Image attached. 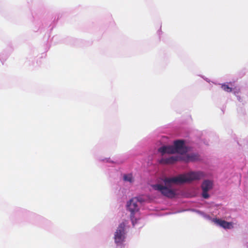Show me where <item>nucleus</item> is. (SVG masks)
<instances>
[{
    "mask_svg": "<svg viewBox=\"0 0 248 248\" xmlns=\"http://www.w3.org/2000/svg\"><path fill=\"white\" fill-rule=\"evenodd\" d=\"M162 155L165 154H178L167 158L166 163L171 164L177 161L186 162L193 161L199 159L197 154L190 152V149L183 140H177L174 141L172 145L163 146L158 150Z\"/></svg>",
    "mask_w": 248,
    "mask_h": 248,
    "instance_id": "obj_1",
    "label": "nucleus"
},
{
    "mask_svg": "<svg viewBox=\"0 0 248 248\" xmlns=\"http://www.w3.org/2000/svg\"><path fill=\"white\" fill-rule=\"evenodd\" d=\"M205 176V173L201 171H190L187 173L180 174L178 176L166 179L165 186L156 185V190H159L163 195L168 197H173L176 194L173 185L181 184L199 180Z\"/></svg>",
    "mask_w": 248,
    "mask_h": 248,
    "instance_id": "obj_2",
    "label": "nucleus"
},
{
    "mask_svg": "<svg viewBox=\"0 0 248 248\" xmlns=\"http://www.w3.org/2000/svg\"><path fill=\"white\" fill-rule=\"evenodd\" d=\"M145 201L142 197L139 196L132 198L126 203V209L130 213L132 225L136 228H141L143 225L140 217V209Z\"/></svg>",
    "mask_w": 248,
    "mask_h": 248,
    "instance_id": "obj_3",
    "label": "nucleus"
},
{
    "mask_svg": "<svg viewBox=\"0 0 248 248\" xmlns=\"http://www.w3.org/2000/svg\"><path fill=\"white\" fill-rule=\"evenodd\" d=\"M128 228V222L124 221L120 223L114 234L115 244L122 248V245L125 241Z\"/></svg>",
    "mask_w": 248,
    "mask_h": 248,
    "instance_id": "obj_4",
    "label": "nucleus"
},
{
    "mask_svg": "<svg viewBox=\"0 0 248 248\" xmlns=\"http://www.w3.org/2000/svg\"><path fill=\"white\" fill-rule=\"evenodd\" d=\"M198 213L201 215L205 218L211 220V221L216 225L221 227L225 230H231L235 227V223L233 221H228L223 218H212L209 215L201 211H198Z\"/></svg>",
    "mask_w": 248,
    "mask_h": 248,
    "instance_id": "obj_5",
    "label": "nucleus"
},
{
    "mask_svg": "<svg viewBox=\"0 0 248 248\" xmlns=\"http://www.w3.org/2000/svg\"><path fill=\"white\" fill-rule=\"evenodd\" d=\"M202 196L204 198H208L210 196L209 192L212 189L214 186V182L212 180L206 179L203 181L202 184Z\"/></svg>",
    "mask_w": 248,
    "mask_h": 248,
    "instance_id": "obj_6",
    "label": "nucleus"
},
{
    "mask_svg": "<svg viewBox=\"0 0 248 248\" xmlns=\"http://www.w3.org/2000/svg\"><path fill=\"white\" fill-rule=\"evenodd\" d=\"M145 190L152 191L155 190V177L154 176L148 178L145 187Z\"/></svg>",
    "mask_w": 248,
    "mask_h": 248,
    "instance_id": "obj_7",
    "label": "nucleus"
},
{
    "mask_svg": "<svg viewBox=\"0 0 248 248\" xmlns=\"http://www.w3.org/2000/svg\"><path fill=\"white\" fill-rule=\"evenodd\" d=\"M221 88L225 92H233L234 93H236L235 90H236V88L233 83L229 82L223 84L221 85Z\"/></svg>",
    "mask_w": 248,
    "mask_h": 248,
    "instance_id": "obj_8",
    "label": "nucleus"
},
{
    "mask_svg": "<svg viewBox=\"0 0 248 248\" xmlns=\"http://www.w3.org/2000/svg\"><path fill=\"white\" fill-rule=\"evenodd\" d=\"M123 180L130 185L133 184L135 182V177L132 173H124L122 176Z\"/></svg>",
    "mask_w": 248,
    "mask_h": 248,
    "instance_id": "obj_9",
    "label": "nucleus"
},
{
    "mask_svg": "<svg viewBox=\"0 0 248 248\" xmlns=\"http://www.w3.org/2000/svg\"><path fill=\"white\" fill-rule=\"evenodd\" d=\"M103 161L107 162H110V158H105V159L103 160Z\"/></svg>",
    "mask_w": 248,
    "mask_h": 248,
    "instance_id": "obj_10",
    "label": "nucleus"
}]
</instances>
